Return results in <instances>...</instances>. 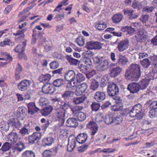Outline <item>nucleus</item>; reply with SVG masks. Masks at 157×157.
Listing matches in <instances>:
<instances>
[{"label": "nucleus", "instance_id": "c85d7f7f", "mask_svg": "<svg viewBox=\"0 0 157 157\" xmlns=\"http://www.w3.org/2000/svg\"><path fill=\"white\" fill-rule=\"evenodd\" d=\"M51 78V76L49 74L41 75L39 78L40 82H48Z\"/></svg>", "mask_w": 157, "mask_h": 157}, {"label": "nucleus", "instance_id": "f704fd0d", "mask_svg": "<svg viewBox=\"0 0 157 157\" xmlns=\"http://www.w3.org/2000/svg\"><path fill=\"white\" fill-rule=\"evenodd\" d=\"M122 15L120 14H116L113 17L112 20L113 22L117 23L119 22L122 19Z\"/></svg>", "mask_w": 157, "mask_h": 157}, {"label": "nucleus", "instance_id": "1a4fd4ad", "mask_svg": "<svg viewBox=\"0 0 157 157\" xmlns=\"http://www.w3.org/2000/svg\"><path fill=\"white\" fill-rule=\"evenodd\" d=\"M147 35V32L145 30L142 29H139L136 36L137 40L140 42H144L146 39Z\"/></svg>", "mask_w": 157, "mask_h": 157}, {"label": "nucleus", "instance_id": "f3484780", "mask_svg": "<svg viewBox=\"0 0 157 157\" xmlns=\"http://www.w3.org/2000/svg\"><path fill=\"white\" fill-rule=\"evenodd\" d=\"M40 133L35 132L29 136V143L32 144L35 143V141L39 140L41 137Z\"/></svg>", "mask_w": 157, "mask_h": 157}, {"label": "nucleus", "instance_id": "72a5a7b5", "mask_svg": "<svg viewBox=\"0 0 157 157\" xmlns=\"http://www.w3.org/2000/svg\"><path fill=\"white\" fill-rule=\"evenodd\" d=\"M53 110V107L51 106H49L44 109L41 111L42 114L46 116L49 114Z\"/></svg>", "mask_w": 157, "mask_h": 157}, {"label": "nucleus", "instance_id": "412c9836", "mask_svg": "<svg viewBox=\"0 0 157 157\" xmlns=\"http://www.w3.org/2000/svg\"><path fill=\"white\" fill-rule=\"evenodd\" d=\"M78 123L77 120L74 118H69L67 121L66 125L68 127H76Z\"/></svg>", "mask_w": 157, "mask_h": 157}, {"label": "nucleus", "instance_id": "a19ab883", "mask_svg": "<svg viewBox=\"0 0 157 157\" xmlns=\"http://www.w3.org/2000/svg\"><path fill=\"white\" fill-rule=\"evenodd\" d=\"M41 122L43 123H45V124L41 125V127L43 130H46V128L48 127L50 124L49 121L48 120L47 122H46V119L45 118H43L41 119Z\"/></svg>", "mask_w": 157, "mask_h": 157}, {"label": "nucleus", "instance_id": "cd10ccee", "mask_svg": "<svg viewBox=\"0 0 157 157\" xmlns=\"http://www.w3.org/2000/svg\"><path fill=\"white\" fill-rule=\"evenodd\" d=\"M75 116L80 121H83L86 118L85 114L82 112H77L75 114Z\"/></svg>", "mask_w": 157, "mask_h": 157}, {"label": "nucleus", "instance_id": "58836bf2", "mask_svg": "<svg viewBox=\"0 0 157 157\" xmlns=\"http://www.w3.org/2000/svg\"><path fill=\"white\" fill-rule=\"evenodd\" d=\"M25 148L24 144L21 141H20L15 145V148L16 150L19 151H21Z\"/></svg>", "mask_w": 157, "mask_h": 157}, {"label": "nucleus", "instance_id": "052dcab7", "mask_svg": "<svg viewBox=\"0 0 157 157\" xmlns=\"http://www.w3.org/2000/svg\"><path fill=\"white\" fill-rule=\"evenodd\" d=\"M65 4V1H63L60 3H59L58 6L56 7L54 10V11H58L59 12L61 10V7L63 5Z\"/></svg>", "mask_w": 157, "mask_h": 157}, {"label": "nucleus", "instance_id": "69168bd1", "mask_svg": "<svg viewBox=\"0 0 157 157\" xmlns=\"http://www.w3.org/2000/svg\"><path fill=\"white\" fill-rule=\"evenodd\" d=\"M102 59L103 57H98L97 56H95L93 58V60L94 63L98 64L101 63Z\"/></svg>", "mask_w": 157, "mask_h": 157}, {"label": "nucleus", "instance_id": "6ab92c4d", "mask_svg": "<svg viewBox=\"0 0 157 157\" xmlns=\"http://www.w3.org/2000/svg\"><path fill=\"white\" fill-rule=\"evenodd\" d=\"M88 136L87 134L85 133H82L79 134L77 137L76 140V142L80 144H83L87 140Z\"/></svg>", "mask_w": 157, "mask_h": 157}, {"label": "nucleus", "instance_id": "13d9d810", "mask_svg": "<svg viewBox=\"0 0 157 157\" xmlns=\"http://www.w3.org/2000/svg\"><path fill=\"white\" fill-rule=\"evenodd\" d=\"M149 117L151 118L157 116V110L156 109H152L150 111L149 113Z\"/></svg>", "mask_w": 157, "mask_h": 157}, {"label": "nucleus", "instance_id": "49530a36", "mask_svg": "<svg viewBox=\"0 0 157 157\" xmlns=\"http://www.w3.org/2000/svg\"><path fill=\"white\" fill-rule=\"evenodd\" d=\"M76 42L79 46H83L85 44L84 39L81 36H79L77 38Z\"/></svg>", "mask_w": 157, "mask_h": 157}, {"label": "nucleus", "instance_id": "338daca9", "mask_svg": "<svg viewBox=\"0 0 157 157\" xmlns=\"http://www.w3.org/2000/svg\"><path fill=\"white\" fill-rule=\"evenodd\" d=\"M150 107L151 109H157V101H152L150 105Z\"/></svg>", "mask_w": 157, "mask_h": 157}, {"label": "nucleus", "instance_id": "c9c22d12", "mask_svg": "<svg viewBox=\"0 0 157 157\" xmlns=\"http://www.w3.org/2000/svg\"><path fill=\"white\" fill-rule=\"evenodd\" d=\"M53 84L55 86L62 87L64 84V81L62 79H57L54 81Z\"/></svg>", "mask_w": 157, "mask_h": 157}, {"label": "nucleus", "instance_id": "9d476101", "mask_svg": "<svg viewBox=\"0 0 157 157\" xmlns=\"http://www.w3.org/2000/svg\"><path fill=\"white\" fill-rule=\"evenodd\" d=\"M87 127L90 129L91 131V135L92 138L94 139V135L98 132V127L95 122L93 121H90L87 125Z\"/></svg>", "mask_w": 157, "mask_h": 157}, {"label": "nucleus", "instance_id": "f8f14e48", "mask_svg": "<svg viewBox=\"0 0 157 157\" xmlns=\"http://www.w3.org/2000/svg\"><path fill=\"white\" fill-rule=\"evenodd\" d=\"M106 97V94L105 92L98 91L95 93L94 98L97 101L101 102L105 99Z\"/></svg>", "mask_w": 157, "mask_h": 157}, {"label": "nucleus", "instance_id": "680f3d73", "mask_svg": "<svg viewBox=\"0 0 157 157\" xmlns=\"http://www.w3.org/2000/svg\"><path fill=\"white\" fill-rule=\"evenodd\" d=\"M140 89L144 90L148 86V84L147 82H145L144 80H142L140 82Z\"/></svg>", "mask_w": 157, "mask_h": 157}, {"label": "nucleus", "instance_id": "423d86ee", "mask_svg": "<svg viewBox=\"0 0 157 157\" xmlns=\"http://www.w3.org/2000/svg\"><path fill=\"white\" fill-rule=\"evenodd\" d=\"M100 64V68L103 71L106 70L109 68H111L115 66V63H112L107 59H102Z\"/></svg>", "mask_w": 157, "mask_h": 157}, {"label": "nucleus", "instance_id": "6e6d98bb", "mask_svg": "<svg viewBox=\"0 0 157 157\" xmlns=\"http://www.w3.org/2000/svg\"><path fill=\"white\" fill-rule=\"evenodd\" d=\"M77 87L79 88V89H80L81 91L84 93L87 89V86L86 83H83L81 85H78Z\"/></svg>", "mask_w": 157, "mask_h": 157}, {"label": "nucleus", "instance_id": "3c124183", "mask_svg": "<svg viewBox=\"0 0 157 157\" xmlns=\"http://www.w3.org/2000/svg\"><path fill=\"white\" fill-rule=\"evenodd\" d=\"M99 86L98 82L95 80H94L91 83L90 88L94 90H95L98 88Z\"/></svg>", "mask_w": 157, "mask_h": 157}, {"label": "nucleus", "instance_id": "f03ea898", "mask_svg": "<svg viewBox=\"0 0 157 157\" xmlns=\"http://www.w3.org/2000/svg\"><path fill=\"white\" fill-rule=\"evenodd\" d=\"M142 107L139 103L134 105L128 112L130 116L132 117H136L138 120L142 119L144 113L142 112Z\"/></svg>", "mask_w": 157, "mask_h": 157}, {"label": "nucleus", "instance_id": "4468645a", "mask_svg": "<svg viewBox=\"0 0 157 157\" xmlns=\"http://www.w3.org/2000/svg\"><path fill=\"white\" fill-rule=\"evenodd\" d=\"M28 109V113L31 115H34L40 110L39 108L36 106L35 103L31 102L27 104Z\"/></svg>", "mask_w": 157, "mask_h": 157}, {"label": "nucleus", "instance_id": "c756f323", "mask_svg": "<svg viewBox=\"0 0 157 157\" xmlns=\"http://www.w3.org/2000/svg\"><path fill=\"white\" fill-rule=\"evenodd\" d=\"M76 142L75 139H72L71 142L69 141V143L67 146V150L71 152L74 149L76 145Z\"/></svg>", "mask_w": 157, "mask_h": 157}, {"label": "nucleus", "instance_id": "774afa93", "mask_svg": "<svg viewBox=\"0 0 157 157\" xmlns=\"http://www.w3.org/2000/svg\"><path fill=\"white\" fill-rule=\"evenodd\" d=\"M151 42L153 46H157V35L151 40Z\"/></svg>", "mask_w": 157, "mask_h": 157}, {"label": "nucleus", "instance_id": "6e6552de", "mask_svg": "<svg viewBox=\"0 0 157 157\" xmlns=\"http://www.w3.org/2000/svg\"><path fill=\"white\" fill-rule=\"evenodd\" d=\"M86 47L89 50L100 49L102 47V44L100 42L91 41L86 43Z\"/></svg>", "mask_w": 157, "mask_h": 157}, {"label": "nucleus", "instance_id": "aec40b11", "mask_svg": "<svg viewBox=\"0 0 157 157\" xmlns=\"http://www.w3.org/2000/svg\"><path fill=\"white\" fill-rule=\"evenodd\" d=\"M18 137V134L16 132H11L8 135L7 139L8 141H10L12 143H16Z\"/></svg>", "mask_w": 157, "mask_h": 157}, {"label": "nucleus", "instance_id": "f257e3e1", "mask_svg": "<svg viewBox=\"0 0 157 157\" xmlns=\"http://www.w3.org/2000/svg\"><path fill=\"white\" fill-rule=\"evenodd\" d=\"M140 65L136 64H132L125 74L126 78L131 81H137L140 76Z\"/></svg>", "mask_w": 157, "mask_h": 157}, {"label": "nucleus", "instance_id": "b1692460", "mask_svg": "<svg viewBox=\"0 0 157 157\" xmlns=\"http://www.w3.org/2000/svg\"><path fill=\"white\" fill-rule=\"evenodd\" d=\"M53 137L49 136L44 138L42 140L43 144L44 146H50L54 142Z\"/></svg>", "mask_w": 157, "mask_h": 157}, {"label": "nucleus", "instance_id": "a878e982", "mask_svg": "<svg viewBox=\"0 0 157 157\" xmlns=\"http://www.w3.org/2000/svg\"><path fill=\"white\" fill-rule=\"evenodd\" d=\"M123 11L125 14H127L129 16L130 19H133L136 18L138 17V16L135 15L133 13L134 11L132 10H128L127 9H124Z\"/></svg>", "mask_w": 157, "mask_h": 157}, {"label": "nucleus", "instance_id": "473e14b6", "mask_svg": "<svg viewBox=\"0 0 157 157\" xmlns=\"http://www.w3.org/2000/svg\"><path fill=\"white\" fill-rule=\"evenodd\" d=\"M66 59L71 65H76L78 63V60L73 58L71 55L66 56Z\"/></svg>", "mask_w": 157, "mask_h": 157}, {"label": "nucleus", "instance_id": "ea45409f", "mask_svg": "<svg viewBox=\"0 0 157 157\" xmlns=\"http://www.w3.org/2000/svg\"><path fill=\"white\" fill-rule=\"evenodd\" d=\"M14 43L12 42L9 39H6L5 40L1 42L0 43V45L2 47L5 45H8L10 46H13L14 45Z\"/></svg>", "mask_w": 157, "mask_h": 157}, {"label": "nucleus", "instance_id": "8fccbe9b", "mask_svg": "<svg viewBox=\"0 0 157 157\" xmlns=\"http://www.w3.org/2000/svg\"><path fill=\"white\" fill-rule=\"evenodd\" d=\"M80 69V71L82 73H84L88 72L90 70L89 67L85 65H81Z\"/></svg>", "mask_w": 157, "mask_h": 157}, {"label": "nucleus", "instance_id": "4d7b16f0", "mask_svg": "<svg viewBox=\"0 0 157 157\" xmlns=\"http://www.w3.org/2000/svg\"><path fill=\"white\" fill-rule=\"evenodd\" d=\"M104 119L103 117L101 114H97L95 117V121L97 123H100Z\"/></svg>", "mask_w": 157, "mask_h": 157}, {"label": "nucleus", "instance_id": "a18cd8bd", "mask_svg": "<svg viewBox=\"0 0 157 157\" xmlns=\"http://www.w3.org/2000/svg\"><path fill=\"white\" fill-rule=\"evenodd\" d=\"M151 60L152 62V65L155 67H157V56L154 55L150 57Z\"/></svg>", "mask_w": 157, "mask_h": 157}, {"label": "nucleus", "instance_id": "864d4df0", "mask_svg": "<svg viewBox=\"0 0 157 157\" xmlns=\"http://www.w3.org/2000/svg\"><path fill=\"white\" fill-rule=\"evenodd\" d=\"M149 16L148 15H142L140 18V21L143 23H146L148 21Z\"/></svg>", "mask_w": 157, "mask_h": 157}, {"label": "nucleus", "instance_id": "4c0bfd02", "mask_svg": "<svg viewBox=\"0 0 157 157\" xmlns=\"http://www.w3.org/2000/svg\"><path fill=\"white\" fill-rule=\"evenodd\" d=\"M151 62L147 58L143 59L140 61V63L145 68H147L151 64Z\"/></svg>", "mask_w": 157, "mask_h": 157}, {"label": "nucleus", "instance_id": "e433bc0d", "mask_svg": "<svg viewBox=\"0 0 157 157\" xmlns=\"http://www.w3.org/2000/svg\"><path fill=\"white\" fill-rule=\"evenodd\" d=\"M21 157H35V155L33 151L27 150L22 154Z\"/></svg>", "mask_w": 157, "mask_h": 157}, {"label": "nucleus", "instance_id": "5701e85b", "mask_svg": "<svg viewBox=\"0 0 157 157\" xmlns=\"http://www.w3.org/2000/svg\"><path fill=\"white\" fill-rule=\"evenodd\" d=\"M122 71V69L120 67L113 68L110 70V75L112 77H116Z\"/></svg>", "mask_w": 157, "mask_h": 157}, {"label": "nucleus", "instance_id": "de8ad7c7", "mask_svg": "<svg viewBox=\"0 0 157 157\" xmlns=\"http://www.w3.org/2000/svg\"><path fill=\"white\" fill-rule=\"evenodd\" d=\"M91 106L93 111H97L99 109L100 105L99 103L96 102H94L91 105Z\"/></svg>", "mask_w": 157, "mask_h": 157}, {"label": "nucleus", "instance_id": "dca6fc26", "mask_svg": "<svg viewBox=\"0 0 157 157\" xmlns=\"http://www.w3.org/2000/svg\"><path fill=\"white\" fill-rule=\"evenodd\" d=\"M147 3V2L145 0L140 2L138 0H134L132 2V6L134 8L140 9L143 6L146 5Z\"/></svg>", "mask_w": 157, "mask_h": 157}, {"label": "nucleus", "instance_id": "7ed1b4c3", "mask_svg": "<svg viewBox=\"0 0 157 157\" xmlns=\"http://www.w3.org/2000/svg\"><path fill=\"white\" fill-rule=\"evenodd\" d=\"M107 91V94L109 96L113 97L118 94L119 88L116 84L112 82L108 85Z\"/></svg>", "mask_w": 157, "mask_h": 157}, {"label": "nucleus", "instance_id": "0e129e2a", "mask_svg": "<svg viewBox=\"0 0 157 157\" xmlns=\"http://www.w3.org/2000/svg\"><path fill=\"white\" fill-rule=\"evenodd\" d=\"M43 155L45 157H51L53 153L50 150H46L44 151Z\"/></svg>", "mask_w": 157, "mask_h": 157}, {"label": "nucleus", "instance_id": "bf43d9fd", "mask_svg": "<svg viewBox=\"0 0 157 157\" xmlns=\"http://www.w3.org/2000/svg\"><path fill=\"white\" fill-rule=\"evenodd\" d=\"M10 145L8 142H6L2 145V150L3 151H6L9 150L10 148Z\"/></svg>", "mask_w": 157, "mask_h": 157}, {"label": "nucleus", "instance_id": "393cba45", "mask_svg": "<svg viewBox=\"0 0 157 157\" xmlns=\"http://www.w3.org/2000/svg\"><path fill=\"white\" fill-rule=\"evenodd\" d=\"M115 100V102L117 105V106H118V105H119L118 108L115 109L114 111H117L118 110H121L123 109L122 104L121 103L122 100L121 98L118 96H115V97H112Z\"/></svg>", "mask_w": 157, "mask_h": 157}, {"label": "nucleus", "instance_id": "20e7f679", "mask_svg": "<svg viewBox=\"0 0 157 157\" xmlns=\"http://www.w3.org/2000/svg\"><path fill=\"white\" fill-rule=\"evenodd\" d=\"M65 110L62 108H58L56 109L53 117L57 121L63 120L65 116Z\"/></svg>", "mask_w": 157, "mask_h": 157}, {"label": "nucleus", "instance_id": "e2e57ef3", "mask_svg": "<svg viewBox=\"0 0 157 157\" xmlns=\"http://www.w3.org/2000/svg\"><path fill=\"white\" fill-rule=\"evenodd\" d=\"M50 68L53 69H55L59 67L58 63L56 61H54L51 62L50 64Z\"/></svg>", "mask_w": 157, "mask_h": 157}, {"label": "nucleus", "instance_id": "37998d69", "mask_svg": "<svg viewBox=\"0 0 157 157\" xmlns=\"http://www.w3.org/2000/svg\"><path fill=\"white\" fill-rule=\"evenodd\" d=\"M95 27L98 30H102L106 27V25L104 23H98L96 24Z\"/></svg>", "mask_w": 157, "mask_h": 157}, {"label": "nucleus", "instance_id": "09e8293b", "mask_svg": "<svg viewBox=\"0 0 157 157\" xmlns=\"http://www.w3.org/2000/svg\"><path fill=\"white\" fill-rule=\"evenodd\" d=\"M70 107L71 106L69 102H63L61 103L60 106L59 108H62L64 109V110H65V109L70 108Z\"/></svg>", "mask_w": 157, "mask_h": 157}, {"label": "nucleus", "instance_id": "9b49d317", "mask_svg": "<svg viewBox=\"0 0 157 157\" xmlns=\"http://www.w3.org/2000/svg\"><path fill=\"white\" fill-rule=\"evenodd\" d=\"M129 41L127 39L121 41L117 44V48L120 52H123L128 49L129 46Z\"/></svg>", "mask_w": 157, "mask_h": 157}, {"label": "nucleus", "instance_id": "5fc2aeb1", "mask_svg": "<svg viewBox=\"0 0 157 157\" xmlns=\"http://www.w3.org/2000/svg\"><path fill=\"white\" fill-rule=\"evenodd\" d=\"M38 104L40 106L44 107L47 104V101L45 98L41 97L39 100Z\"/></svg>", "mask_w": 157, "mask_h": 157}, {"label": "nucleus", "instance_id": "7c9ffc66", "mask_svg": "<svg viewBox=\"0 0 157 157\" xmlns=\"http://www.w3.org/2000/svg\"><path fill=\"white\" fill-rule=\"evenodd\" d=\"M74 94L73 92L71 91H65L62 95V98L65 100H68L72 97Z\"/></svg>", "mask_w": 157, "mask_h": 157}, {"label": "nucleus", "instance_id": "2eb2a0df", "mask_svg": "<svg viewBox=\"0 0 157 157\" xmlns=\"http://www.w3.org/2000/svg\"><path fill=\"white\" fill-rule=\"evenodd\" d=\"M42 90L44 93L46 94H52L54 92L53 86L48 83L44 84L42 87Z\"/></svg>", "mask_w": 157, "mask_h": 157}, {"label": "nucleus", "instance_id": "2f4dec72", "mask_svg": "<svg viewBox=\"0 0 157 157\" xmlns=\"http://www.w3.org/2000/svg\"><path fill=\"white\" fill-rule=\"evenodd\" d=\"M86 97L85 95L78 97L75 98L73 99V102L76 104H79L82 103L85 100Z\"/></svg>", "mask_w": 157, "mask_h": 157}, {"label": "nucleus", "instance_id": "0eeeda50", "mask_svg": "<svg viewBox=\"0 0 157 157\" xmlns=\"http://www.w3.org/2000/svg\"><path fill=\"white\" fill-rule=\"evenodd\" d=\"M31 82L27 79H24L20 82L17 85L19 90L21 91L26 90L30 86Z\"/></svg>", "mask_w": 157, "mask_h": 157}, {"label": "nucleus", "instance_id": "bb28decb", "mask_svg": "<svg viewBox=\"0 0 157 157\" xmlns=\"http://www.w3.org/2000/svg\"><path fill=\"white\" fill-rule=\"evenodd\" d=\"M29 124H25L20 131V133L22 136L29 134Z\"/></svg>", "mask_w": 157, "mask_h": 157}, {"label": "nucleus", "instance_id": "79ce46f5", "mask_svg": "<svg viewBox=\"0 0 157 157\" xmlns=\"http://www.w3.org/2000/svg\"><path fill=\"white\" fill-rule=\"evenodd\" d=\"M113 123L114 125L120 124L123 121L122 117L121 116H117L113 119Z\"/></svg>", "mask_w": 157, "mask_h": 157}, {"label": "nucleus", "instance_id": "39448f33", "mask_svg": "<svg viewBox=\"0 0 157 157\" xmlns=\"http://www.w3.org/2000/svg\"><path fill=\"white\" fill-rule=\"evenodd\" d=\"M76 75L75 72L73 70H70L66 72L65 75V78L66 80L70 82V83L68 84V86L71 87L72 84L71 82L75 81Z\"/></svg>", "mask_w": 157, "mask_h": 157}, {"label": "nucleus", "instance_id": "ddd939ff", "mask_svg": "<svg viewBox=\"0 0 157 157\" xmlns=\"http://www.w3.org/2000/svg\"><path fill=\"white\" fill-rule=\"evenodd\" d=\"M127 88L131 93H136L140 89V84L137 83H131L128 85Z\"/></svg>", "mask_w": 157, "mask_h": 157}, {"label": "nucleus", "instance_id": "a211bd4d", "mask_svg": "<svg viewBox=\"0 0 157 157\" xmlns=\"http://www.w3.org/2000/svg\"><path fill=\"white\" fill-rule=\"evenodd\" d=\"M128 62V58L125 56L121 55H119L118 59L117 64L122 66H124Z\"/></svg>", "mask_w": 157, "mask_h": 157}, {"label": "nucleus", "instance_id": "603ef678", "mask_svg": "<svg viewBox=\"0 0 157 157\" xmlns=\"http://www.w3.org/2000/svg\"><path fill=\"white\" fill-rule=\"evenodd\" d=\"M14 50L16 52H24L25 47H22V45L21 44H19L16 47Z\"/></svg>", "mask_w": 157, "mask_h": 157}, {"label": "nucleus", "instance_id": "4be33fe9", "mask_svg": "<svg viewBox=\"0 0 157 157\" xmlns=\"http://www.w3.org/2000/svg\"><path fill=\"white\" fill-rule=\"evenodd\" d=\"M85 79V77L83 74L81 73L78 74L75 79L76 82H73V85H72V87L76 86L77 85V82H81L84 81Z\"/></svg>", "mask_w": 157, "mask_h": 157}, {"label": "nucleus", "instance_id": "c03bdc74", "mask_svg": "<svg viewBox=\"0 0 157 157\" xmlns=\"http://www.w3.org/2000/svg\"><path fill=\"white\" fill-rule=\"evenodd\" d=\"M104 121L105 123L107 124L113 123V118L109 115H107L105 116Z\"/></svg>", "mask_w": 157, "mask_h": 157}]
</instances>
